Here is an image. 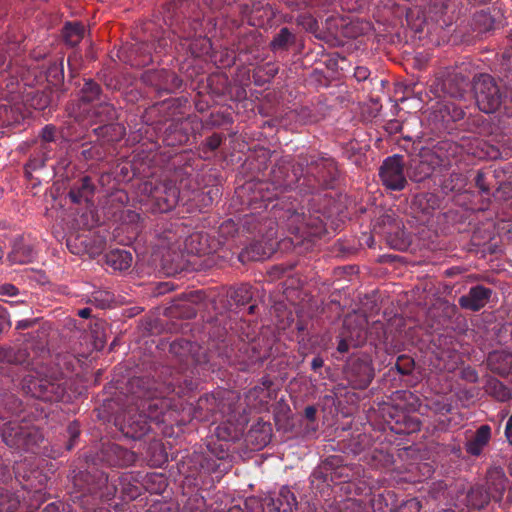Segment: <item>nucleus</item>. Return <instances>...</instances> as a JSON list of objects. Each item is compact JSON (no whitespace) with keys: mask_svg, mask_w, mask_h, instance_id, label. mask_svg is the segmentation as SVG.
I'll list each match as a JSON object with an SVG mask.
<instances>
[{"mask_svg":"<svg viewBox=\"0 0 512 512\" xmlns=\"http://www.w3.org/2000/svg\"><path fill=\"white\" fill-rule=\"evenodd\" d=\"M461 147L451 140H441L419 150V160L412 167V180L421 182L436 170H446L457 162Z\"/></svg>","mask_w":512,"mask_h":512,"instance_id":"nucleus-1","label":"nucleus"},{"mask_svg":"<svg viewBox=\"0 0 512 512\" xmlns=\"http://www.w3.org/2000/svg\"><path fill=\"white\" fill-rule=\"evenodd\" d=\"M300 165L304 168L306 193H313L318 188H334L340 171L334 158L326 153H301Z\"/></svg>","mask_w":512,"mask_h":512,"instance_id":"nucleus-2","label":"nucleus"},{"mask_svg":"<svg viewBox=\"0 0 512 512\" xmlns=\"http://www.w3.org/2000/svg\"><path fill=\"white\" fill-rule=\"evenodd\" d=\"M304 180V168L300 165V154L295 164H292L289 156L282 157L272 168L269 183H260L259 191H270V187L275 191L267 196L262 195L264 201H271L277 198L279 193L286 190L299 189L301 193H306V187L302 184Z\"/></svg>","mask_w":512,"mask_h":512,"instance_id":"nucleus-3","label":"nucleus"},{"mask_svg":"<svg viewBox=\"0 0 512 512\" xmlns=\"http://www.w3.org/2000/svg\"><path fill=\"white\" fill-rule=\"evenodd\" d=\"M277 206L278 203L273 206L274 216L291 234L302 239H310L320 238L327 232L326 225L320 216L311 214L307 216L293 205L280 209H276Z\"/></svg>","mask_w":512,"mask_h":512,"instance_id":"nucleus-4","label":"nucleus"},{"mask_svg":"<svg viewBox=\"0 0 512 512\" xmlns=\"http://www.w3.org/2000/svg\"><path fill=\"white\" fill-rule=\"evenodd\" d=\"M473 90L479 110L486 114L496 112L508 99L507 89L489 74L476 77Z\"/></svg>","mask_w":512,"mask_h":512,"instance_id":"nucleus-5","label":"nucleus"},{"mask_svg":"<svg viewBox=\"0 0 512 512\" xmlns=\"http://www.w3.org/2000/svg\"><path fill=\"white\" fill-rule=\"evenodd\" d=\"M201 239V235L195 234L182 241L176 231L167 228L156 235L154 253L158 256H175L178 253L180 256H209V253L193 247V244L200 242Z\"/></svg>","mask_w":512,"mask_h":512,"instance_id":"nucleus-6","label":"nucleus"},{"mask_svg":"<svg viewBox=\"0 0 512 512\" xmlns=\"http://www.w3.org/2000/svg\"><path fill=\"white\" fill-rule=\"evenodd\" d=\"M3 442L10 448L34 452L44 436L39 428L23 426L17 422H7L1 430Z\"/></svg>","mask_w":512,"mask_h":512,"instance_id":"nucleus-7","label":"nucleus"},{"mask_svg":"<svg viewBox=\"0 0 512 512\" xmlns=\"http://www.w3.org/2000/svg\"><path fill=\"white\" fill-rule=\"evenodd\" d=\"M343 374L351 388L366 389L375 377L371 356L366 353L351 355L343 367Z\"/></svg>","mask_w":512,"mask_h":512,"instance_id":"nucleus-8","label":"nucleus"},{"mask_svg":"<svg viewBox=\"0 0 512 512\" xmlns=\"http://www.w3.org/2000/svg\"><path fill=\"white\" fill-rule=\"evenodd\" d=\"M21 389L31 397L47 402L61 401L66 393L64 385L56 379L33 375H27L22 379Z\"/></svg>","mask_w":512,"mask_h":512,"instance_id":"nucleus-9","label":"nucleus"},{"mask_svg":"<svg viewBox=\"0 0 512 512\" xmlns=\"http://www.w3.org/2000/svg\"><path fill=\"white\" fill-rule=\"evenodd\" d=\"M171 386L160 385L150 377H133L126 384V392L132 404L143 403L155 396L168 394Z\"/></svg>","mask_w":512,"mask_h":512,"instance_id":"nucleus-10","label":"nucleus"},{"mask_svg":"<svg viewBox=\"0 0 512 512\" xmlns=\"http://www.w3.org/2000/svg\"><path fill=\"white\" fill-rule=\"evenodd\" d=\"M379 178L386 189L392 191L403 190L407 185L403 156L394 154L384 159L379 168Z\"/></svg>","mask_w":512,"mask_h":512,"instance_id":"nucleus-11","label":"nucleus"},{"mask_svg":"<svg viewBox=\"0 0 512 512\" xmlns=\"http://www.w3.org/2000/svg\"><path fill=\"white\" fill-rule=\"evenodd\" d=\"M485 479V488L493 501L500 503L504 500V505H512V483L501 467L490 468Z\"/></svg>","mask_w":512,"mask_h":512,"instance_id":"nucleus-12","label":"nucleus"},{"mask_svg":"<svg viewBox=\"0 0 512 512\" xmlns=\"http://www.w3.org/2000/svg\"><path fill=\"white\" fill-rule=\"evenodd\" d=\"M73 485L82 495L96 494L104 487L108 490L106 495H112L116 490L115 487H113V491L109 490L108 476L97 469L93 471H79L73 477Z\"/></svg>","mask_w":512,"mask_h":512,"instance_id":"nucleus-13","label":"nucleus"},{"mask_svg":"<svg viewBox=\"0 0 512 512\" xmlns=\"http://www.w3.org/2000/svg\"><path fill=\"white\" fill-rule=\"evenodd\" d=\"M97 459L110 466L127 467L134 464L137 454L116 443L107 441L101 444Z\"/></svg>","mask_w":512,"mask_h":512,"instance_id":"nucleus-14","label":"nucleus"},{"mask_svg":"<svg viewBox=\"0 0 512 512\" xmlns=\"http://www.w3.org/2000/svg\"><path fill=\"white\" fill-rule=\"evenodd\" d=\"M141 78L146 85L154 87L158 92L171 93L182 85V80L166 69L147 70Z\"/></svg>","mask_w":512,"mask_h":512,"instance_id":"nucleus-15","label":"nucleus"},{"mask_svg":"<svg viewBox=\"0 0 512 512\" xmlns=\"http://www.w3.org/2000/svg\"><path fill=\"white\" fill-rule=\"evenodd\" d=\"M20 351L24 353L25 366H29L33 361L40 357H45L49 353L48 335L45 330L36 331L29 335L20 345Z\"/></svg>","mask_w":512,"mask_h":512,"instance_id":"nucleus-16","label":"nucleus"},{"mask_svg":"<svg viewBox=\"0 0 512 512\" xmlns=\"http://www.w3.org/2000/svg\"><path fill=\"white\" fill-rule=\"evenodd\" d=\"M20 351L24 353L25 366H29L33 361L40 357H45L49 353L48 335L45 330L36 331L29 335L20 345Z\"/></svg>","mask_w":512,"mask_h":512,"instance_id":"nucleus-17","label":"nucleus"},{"mask_svg":"<svg viewBox=\"0 0 512 512\" xmlns=\"http://www.w3.org/2000/svg\"><path fill=\"white\" fill-rule=\"evenodd\" d=\"M151 426L149 420L136 409L135 412L129 410L124 416L120 430L124 436L134 440L142 439L150 431Z\"/></svg>","mask_w":512,"mask_h":512,"instance_id":"nucleus-18","label":"nucleus"},{"mask_svg":"<svg viewBox=\"0 0 512 512\" xmlns=\"http://www.w3.org/2000/svg\"><path fill=\"white\" fill-rule=\"evenodd\" d=\"M226 297L227 299L220 300V306H217L216 302L213 301V309L218 314L231 311L233 306L239 307L248 304L252 300L253 294L250 286L241 285L237 288H229L227 290Z\"/></svg>","mask_w":512,"mask_h":512,"instance_id":"nucleus-19","label":"nucleus"},{"mask_svg":"<svg viewBox=\"0 0 512 512\" xmlns=\"http://www.w3.org/2000/svg\"><path fill=\"white\" fill-rule=\"evenodd\" d=\"M500 24L501 16L498 11L482 9L473 14L470 26L474 32L482 35L499 28Z\"/></svg>","mask_w":512,"mask_h":512,"instance_id":"nucleus-20","label":"nucleus"},{"mask_svg":"<svg viewBox=\"0 0 512 512\" xmlns=\"http://www.w3.org/2000/svg\"><path fill=\"white\" fill-rule=\"evenodd\" d=\"M165 396L166 394L155 396L143 403H135V406L150 422L160 424L164 422L163 416L168 408Z\"/></svg>","mask_w":512,"mask_h":512,"instance_id":"nucleus-21","label":"nucleus"},{"mask_svg":"<svg viewBox=\"0 0 512 512\" xmlns=\"http://www.w3.org/2000/svg\"><path fill=\"white\" fill-rule=\"evenodd\" d=\"M469 252L486 256L487 254L502 253V250L498 246V240L492 237L490 232L482 236L481 230H477L474 231L471 236V248Z\"/></svg>","mask_w":512,"mask_h":512,"instance_id":"nucleus-22","label":"nucleus"},{"mask_svg":"<svg viewBox=\"0 0 512 512\" xmlns=\"http://www.w3.org/2000/svg\"><path fill=\"white\" fill-rule=\"evenodd\" d=\"M491 294V289L477 285L472 287L467 295L460 297L459 305L464 309L478 311L488 303Z\"/></svg>","mask_w":512,"mask_h":512,"instance_id":"nucleus-23","label":"nucleus"},{"mask_svg":"<svg viewBox=\"0 0 512 512\" xmlns=\"http://www.w3.org/2000/svg\"><path fill=\"white\" fill-rule=\"evenodd\" d=\"M95 189L91 177L83 176L72 184L68 196L75 204L89 202L94 196Z\"/></svg>","mask_w":512,"mask_h":512,"instance_id":"nucleus-24","label":"nucleus"},{"mask_svg":"<svg viewBox=\"0 0 512 512\" xmlns=\"http://www.w3.org/2000/svg\"><path fill=\"white\" fill-rule=\"evenodd\" d=\"M489 370L501 377L512 373V354L505 351H493L487 357Z\"/></svg>","mask_w":512,"mask_h":512,"instance_id":"nucleus-25","label":"nucleus"},{"mask_svg":"<svg viewBox=\"0 0 512 512\" xmlns=\"http://www.w3.org/2000/svg\"><path fill=\"white\" fill-rule=\"evenodd\" d=\"M401 223L393 210H381L372 221V231L375 234L386 237L388 234H391V231L397 229Z\"/></svg>","mask_w":512,"mask_h":512,"instance_id":"nucleus-26","label":"nucleus"},{"mask_svg":"<svg viewBox=\"0 0 512 512\" xmlns=\"http://www.w3.org/2000/svg\"><path fill=\"white\" fill-rule=\"evenodd\" d=\"M52 149L48 143H38L30 155L24 170L28 178H31L32 171L45 167L46 162L51 158Z\"/></svg>","mask_w":512,"mask_h":512,"instance_id":"nucleus-27","label":"nucleus"},{"mask_svg":"<svg viewBox=\"0 0 512 512\" xmlns=\"http://www.w3.org/2000/svg\"><path fill=\"white\" fill-rule=\"evenodd\" d=\"M272 437V427L270 423L259 420L254 424L246 435V440L257 448H261L270 443Z\"/></svg>","mask_w":512,"mask_h":512,"instance_id":"nucleus-28","label":"nucleus"},{"mask_svg":"<svg viewBox=\"0 0 512 512\" xmlns=\"http://www.w3.org/2000/svg\"><path fill=\"white\" fill-rule=\"evenodd\" d=\"M25 119L21 104L0 103V129L19 125Z\"/></svg>","mask_w":512,"mask_h":512,"instance_id":"nucleus-29","label":"nucleus"},{"mask_svg":"<svg viewBox=\"0 0 512 512\" xmlns=\"http://www.w3.org/2000/svg\"><path fill=\"white\" fill-rule=\"evenodd\" d=\"M181 39L184 41L182 45L187 46L193 57L208 56L212 52V43L206 36L188 34Z\"/></svg>","mask_w":512,"mask_h":512,"instance_id":"nucleus-30","label":"nucleus"},{"mask_svg":"<svg viewBox=\"0 0 512 512\" xmlns=\"http://www.w3.org/2000/svg\"><path fill=\"white\" fill-rule=\"evenodd\" d=\"M107 213L110 214V207L108 208ZM111 217L115 221L121 222L122 225L127 226V229H129L130 233L134 236H137L142 229L141 216L133 210L120 209L115 212H111Z\"/></svg>","mask_w":512,"mask_h":512,"instance_id":"nucleus-31","label":"nucleus"},{"mask_svg":"<svg viewBox=\"0 0 512 512\" xmlns=\"http://www.w3.org/2000/svg\"><path fill=\"white\" fill-rule=\"evenodd\" d=\"M491 428L489 425H481L474 436L465 445L466 452L473 456H479L483 448L489 443Z\"/></svg>","mask_w":512,"mask_h":512,"instance_id":"nucleus-32","label":"nucleus"},{"mask_svg":"<svg viewBox=\"0 0 512 512\" xmlns=\"http://www.w3.org/2000/svg\"><path fill=\"white\" fill-rule=\"evenodd\" d=\"M187 124V119L171 122V124L165 130L164 141L168 146L181 145L188 141L189 136L185 128Z\"/></svg>","mask_w":512,"mask_h":512,"instance_id":"nucleus-33","label":"nucleus"},{"mask_svg":"<svg viewBox=\"0 0 512 512\" xmlns=\"http://www.w3.org/2000/svg\"><path fill=\"white\" fill-rule=\"evenodd\" d=\"M296 43V35L287 27H282L272 38L269 47L273 53H285Z\"/></svg>","mask_w":512,"mask_h":512,"instance_id":"nucleus-34","label":"nucleus"},{"mask_svg":"<svg viewBox=\"0 0 512 512\" xmlns=\"http://www.w3.org/2000/svg\"><path fill=\"white\" fill-rule=\"evenodd\" d=\"M78 96L81 103L92 104L103 99V92L101 86L95 80L84 78Z\"/></svg>","mask_w":512,"mask_h":512,"instance_id":"nucleus-35","label":"nucleus"},{"mask_svg":"<svg viewBox=\"0 0 512 512\" xmlns=\"http://www.w3.org/2000/svg\"><path fill=\"white\" fill-rule=\"evenodd\" d=\"M94 135L98 139L107 142L119 141L125 135V127L117 121L104 123L93 129Z\"/></svg>","mask_w":512,"mask_h":512,"instance_id":"nucleus-36","label":"nucleus"},{"mask_svg":"<svg viewBox=\"0 0 512 512\" xmlns=\"http://www.w3.org/2000/svg\"><path fill=\"white\" fill-rule=\"evenodd\" d=\"M24 101L30 107L36 110H44L50 106L52 102V92L49 87H45L43 90H31L26 92Z\"/></svg>","mask_w":512,"mask_h":512,"instance_id":"nucleus-37","label":"nucleus"},{"mask_svg":"<svg viewBox=\"0 0 512 512\" xmlns=\"http://www.w3.org/2000/svg\"><path fill=\"white\" fill-rule=\"evenodd\" d=\"M474 183L482 195L486 197L495 195L494 193H491V189L498 184L496 180V171H492L490 169H479L474 177Z\"/></svg>","mask_w":512,"mask_h":512,"instance_id":"nucleus-38","label":"nucleus"},{"mask_svg":"<svg viewBox=\"0 0 512 512\" xmlns=\"http://www.w3.org/2000/svg\"><path fill=\"white\" fill-rule=\"evenodd\" d=\"M92 115L96 118L97 122L103 124L117 121L119 118L118 111L115 106L105 99H102L94 106Z\"/></svg>","mask_w":512,"mask_h":512,"instance_id":"nucleus-39","label":"nucleus"},{"mask_svg":"<svg viewBox=\"0 0 512 512\" xmlns=\"http://www.w3.org/2000/svg\"><path fill=\"white\" fill-rule=\"evenodd\" d=\"M381 413L382 418L389 426L391 431L394 426H399V424L405 420L406 415L404 409L391 403H384L381 408Z\"/></svg>","mask_w":512,"mask_h":512,"instance_id":"nucleus-40","label":"nucleus"},{"mask_svg":"<svg viewBox=\"0 0 512 512\" xmlns=\"http://www.w3.org/2000/svg\"><path fill=\"white\" fill-rule=\"evenodd\" d=\"M24 353L20 351L19 346L0 344V364L11 366H25Z\"/></svg>","mask_w":512,"mask_h":512,"instance_id":"nucleus-41","label":"nucleus"},{"mask_svg":"<svg viewBox=\"0 0 512 512\" xmlns=\"http://www.w3.org/2000/svg\"><path fill=\"white\" fill-rule=\"evenodd\" d=\"M85 27L79 22H67L62 29L65 43L71 47L78 45L84 37Z\"/></svg>","mask_w":512,"mask_h":512,"instance_id":"nucleus-42","label":"nucleus"},{"mask_svg":"<svg viewBox=\"0 0 512 512\" xmlns=\"http://www.w3.org/2000/svg\"><path fill=\"white\" fill-rule=\"evenodd\" d=\"M491 497L483 486L472 487L466 495L467 506L474 509H482L490 502Z\"/></svg>","mask_w":512,"mask_h":512,"instance_id":"nucleus-43","label":"nucleus"},{"mask_svg":"<svg viewBox=\"0 0 512 512\" xmlns=\"http://www.w3.org/2000/svg\"><path fill=\"white\" fill-rule=\"evenodd\" d=\"M388 245L399 251H405L411 244V238L408 233L405 232L403 223L398 225L397 229L391 231L386 237Z\"/></svg>","mask_w":512,"mask_h":512,"instance_id":"nucleus-44","label":"nucleus"},{"mask_svg":"<svg viewBox=\"0 0 512 512\" xmlns=\"http://www.w3.org/2000/svg\"><path fill=\"white\" fill-rule=\"evenodd\" d=\"M166 311L170 317L181 319H193L197 314L195 307L182 298H180L179 302L168 307Z\"/></svg>","mask_w":512,"mask_h":512,"instance_id":"nucleus-45","label":"nucleus"},{"mask_svg":"<svg viewBox=\"0 0 512 512\" xmlns=\"http://www.w3.org/2000/svg\"><path fill=\"white\" fill-rule=\"evenodd\" d=\"M329 459H335L337 461H333L335 466L331 469V482H347L352 476V469L343 463V459L341 456L332 455L329 456Z\"/></svg>","mask_w":512,"mask_h":512,"instance_id":"nucleus-46","label":"nucleus"},{"mask_svg":"<svg viewBox=\"0 0 512 512\" xmlns=\"http://www.w3.org/2000/svg\"><path fill=\"white\" fill-rule=\"evenodd\" d=\"M466 185V177L461 172H451L441 183V190L445 194L460 192Z\"/></svg>","mask_w":512,"mask_h":512,"instance_id":"nucleus-47","label":"nucleus"},{"mask_svg":"<svg viewBox=\"0 0 512 512\" xmlns=\"http://www.w3.org/2000/svg\"><path fill=\"white\" fill-rule=\"evenodd\" d=\"M449 0H429L426 7V16L435 22L443 20V24L447 25L448 22L443 19L448 9Z\"/></svg>","mask_w":512,"mask_h":512,"instance_id":"nucleus-48","label":"nucleus"},{"mask_svg":"<svg viewBox=\"0 0 512 512\" xmlns=\"http://www.w3.org/2000/svg\"><path fill=\"white\" fill-rule=\"evenodd\" d=\"M45 79L48 83V86L53 87H59L63 81H64V65H63V59H61L59 62H53L51 63L46 72H45Z\"/></svg>","mask_w":512,"mask_h":512,"instance_id":"nucleus-49","label":"nucleus"},{"mask_svg":"<svg viewBox=\"0 0 512 512\" xmlns=\"http://www.w3.org/2000/svg\"><path fill=\"white\" fill-rule=\"evenodd\" d=\"M186 268V258H161L160 269L166 276H175Z\"/></svg>","mask_w":512,"mask_h":512,"instance_id":"nucleus-50","label":"nucleus"},{"mask_svg":"<svg viewBox=\"0 0 512 512\" xmlns=\"http://www.w3.org/2000/svg\"><path fill=\"white\" fill-rule=\"evenodd\" d=\"M333 461L336 460L329 459V457H327L314 469L311 475L312 484H314L315 481H319L322 483L331 482V469L333 468V465L335 466V463Z\"/></svg>","mask_w":512,"mask_h":512,"instance_id":"nucleus-51","label":"nucleus"},{"mask_svg":"<svg viewBox=\"0 0 512 512\" xmlns=\"http://www.w3.org/2000/svg\"><path fill=\"white\" fill-rule=\"evenodd\" d=\"M486 391L501 402L511 398L510 390L496 378H489L487 380Z\"/></svg>","mask_w":512,"mask_h":512,"instance_id":"nucleus-52","label":"nucleus"},{"mask_svg":"<svg viewBox=\"0 0 512 512\" xmlns=\"http://www.w3.org/2000/svg\"><path fill=\"white\" fill-rule=\"evenodd\" d=\"M242 435V429L231 423H222L216 428V436L222 441H236Z\"/></svg>","mask_w":512,"mask_h":512,"instance_id":"nucleus-53","label":"nucleus"},{"mask_svg":"<svg viewBox=\"0 0 512 512\" xmlns=\"http://www.w3.org/2000/svg\"><path fill=\"white\" fill-rule=\"evenodd\" d=\"M467 128L472 133L485 135L490 132V123L482 115H476L467 119Z\"/></svg>","mask_w":512,"mask_h":512,"instance_id":"nucleus-54","label":"nucleus"},{"mask_svg":"<svg viewBox=\"0 0 512 512\" xmlns=\"http://www.w3.org/2000/svg\"><path fill=\"white\" fill-rule=\"evenodd\" d=\"M82 147H83V149L81 151V157L86 161H89V160L101 161L105 158V155H106L105 150H104L102 144H100L98 142L90 144L89 146H88V144H83Z\"/></svg>","mask_w":512,"mask_h":512,"instance_id":"nucleus-55","label":"nucleus"},{"mask_svg":"<svg viewBox=\"0 0 512 512\" xmlns=\"http://www.w3.org/2000/svg\"><path fill=\"white\" fill-rule=\"evenodd\" d=\"M193 344L186 339H177L170 344V353L180 358L181 361L186 360L192 351Z\"/></svg>","mask_w":512,"mask_h":512,"instance_id":"nucleus-56","label":"nucleus"},{"mask_svg":"<svg viewBox=\"0 0 512 512\" xmlns=\"http://www.w3.org/2000/svg\"><path fill=\"white\" fill-rule=\"evenodd\" d=\"M421 422L418 418L412 417L406 413L405 420L399 424V426H394L392 428V432L396 434H411L418 430H420Z\"/></svg>","mask_w":512,"mask_h":512,"instance_id":"nucleus-57","label":"nucleus"},{"mask_svg":"<svg viewBox=\"0 0 512 512\" xmlns=\"http://www.w3.org/2000/svg\"><path fill=\"white\" fill-rule=\"evenodd\" d=\"M19 43L17 41H10V37L0 39V68L6 65L7 57L12 53H16Z\"/></svg>","mask_w":512,"mask_h":512,"instance_id":"nucleus-58","label":"nucleus"},{"mask_svg":"<svg viewBox=\"0 0 512 512\" xmlns=\"http://www.w3.org/2000/svg\"><path fill=\"white\" fill-rule=\"evenodd\" d=\"M214 258H192L186 259V271L200 272L212 268L215 265Z\"/></svg>","mask_w":512,"mask_h":512,"instance_id":"nucleus-59","label":"nucleus"},{"mask_svg":"<svg viewBox=\"0 0 512 512\" xmlns=\"http://www.w3.org/2000/svg\"><path fill=\"white\" fill-rule=\"evenodd\" d=\"M18 500L9 490L0 488V512H10L17 508Z\"/></svg>","mask_w":512,"mask_h":512,"instance_id":"nucleus-60","label":"nucleus"},{"mask_svg":"<svg viewBox=\"0 0 512 512\" xmlns=\"http://www.w3.org/2000/svg\"><path fill=\"white\" fill-rule=\"evenodd\" d=\"M114 301L113 295L108 291H96L92 294L88 303L94 304L101 309L110 307V304Z\"/></svg>","mask_w":512,"mask_h":512,"instance_id":"nucleus-61","label":"nucleus"},{"mask_svg":"<svg viewBox=\"0 0 512 512\" xmlns=\"http://www.w3.org/2000/svg\"><path fill=\"white\" fill-rule=\"evenodd\" d=\"M139 328L148 334H159L162 331L160 320L155 317H146L139 323Z\"/></svg>","mask_w":512,"mask_h":512,"instance_id":"nucleus-62","label":"nucleus"},{"mask_svg":"<svg viewBox=\"0 0 512 512\" xmlns=\"http://www.w3.org/2000/svg\"><path fill=\"white\" fill-rule=\"evenodd\" d=\"M415 366V362L412 357L407 355H400L397 358L395 367L397 371L402 375H409L412 373Z\"/></svg>","mask_w":512,"mask_h":512,"instance_id":"nucleus-63","label":"nucleus"},{"mask_svg":"<svg viewBox=\"0 0 512 512\" xmlns=\"http://www.w3.org/2000/svg\"><path fill=\"white\" fill-rule=\"evenodd\" d=\"M133 258H104V262L113 271H126L132 266Z\"/></svg>","mask_w":512,"mask_h":512,"instance_id":"nucleus-64","label":"nucleus"}]
</instances>
